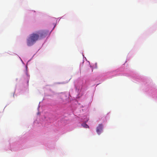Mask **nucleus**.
<instances>
[{
  "label": "nucleus",
  "instance_id": "obj_1",
  "mask_svg": "<svg viewBox=\"0 0 157 157\" xmlns=\"http://www.w3.org/2000/svg\"><path fill=\"white\" fill-rule=\"evenodd\" d=\"M46 35V33L43 30L38 31L30 34L27 40V45L28 46L32 45L38 40L45 37Z\"/></svg>",
  "mask_w": 157,
  "mask_h": 157
},
{
  "label": "nucleus",
  "instance_id": "obj_2",
  "mask_svg": "<svg viewBox=\"0 0 157 157\" xmlns=\"http://www.w3.org/2000/svg\"><path fill=\"white\" fill-rule=\"evenodd\" d=\"M103 125L102 124H99L97 128L96 132L99 135L102 131Z\"/></svg>",
  "mask_w": 157,
  "mask_h": 157
},
{
  "label": "nucleus",
  "instance_id": "obj_3",
  "mask_svg": "<svg viewBox=\"0 0 157 157\" xmlns=\"http://www.w3.org/2000/svg\"><path fill=\"white\" fill-rule=\"evenodd\" d=\"M82 126L84 128H89V126L86 123H83L82 124Z\"/></svg>",
  "mask_w": 157,
  "mask_h": 157
}]
</instances>
